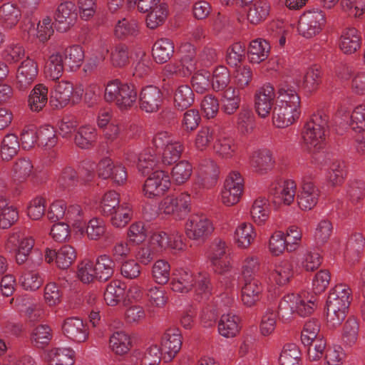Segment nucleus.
Segmentation results:
<instances>
[{
  "label": "nucleus",
  "instance_id": "nucleus-24",
  "mask_svg": "<svg viewBox=\"0 0 365 365\" xmlns=\"http://www.w3.org/2000/svg\"><path fill=\"white\" fill-rule=\"evenodd\" d=\"M361 36L355 28L346 29L340 38L339 46L344 53H353L360 48Z\"/></svg>",
  "mask_w": 365,
  "mask_h": 365
},
{
  "label": "nucleus",
  "instance_id": "nucleus-40",
  "mask_svg": "<svg viewBox=\"0 0 365 365\" xmlns=\"http://www.w3.org/2000/svg\"><path fill=\"white\" fill-rule=\"evenodd\" d=\"M109 344L112 351L118 355L127 354L131 347L129 336L122 331L115 332L110 337Z\"/></svg>",
  "mask_w": 365,
  "mask_h": 365
},
{
  "label": "nucleus",
  "instance_id": "nucleus-62",
  "mask_svg": "<svg viewBox=\"0 0 365 365\" xmlns=\"http://www.w3.org/2000/svg\"><path fill=\"white\" fill-rule=\"evenodd\" d=\"M269 250L274 255H279L287 249V251L292 252L293 250L292 246H288L284 234L282 231H276L271 236L269 242Z\"/></svg>",
  "mask_w": 365,
  "mask_h": 365
},
{
  "label": "nucleus",
  "instance_id": "nucleus-6",
  "mask_svg": "<svg viewBox=\"0 0 365 365\" xmlns=\"http://www.w3.org/2000/svg\"><path fill=\"white\" fill-rule=\"evenodd\" d=\"M300 103L279 101L272 110L273 123L277 128L292 125L300 115Z\"/></svg>",
  "mask_w": 365,
  "mask_h": 365
},
{
  "label": "nucleus",
  "instance_id": "nucleus-25",
  "mask_svg": "<svg viewBox=\"0 0 365 365\" xmlns=\"http://www.w3.org/2000/svg\"><path fill=\"white\" fill-rule=\"evenodd\" d=\"M94 266L96 279L99 282H106L113 275L115 262L108 255H100Z\"/></svg>",
  "mask_w": 365,
  "mask_h": 365
},
{
  "label": "nucleus",
  "instance_id": "nucleus-56",
  "mask_svg": "<svg viewBox=\"0 0 365 365\" xmlns=\"http://www.w3.org/2000/svg\"><path fill=\"white\" fill-rule=\"evenodd\" d=\"M192 172L191 164L185 160L178 163L172 169L171 175L173 180L178 185L185 182L190 179Z\"/></svg>",
  "mask_w": 365,
  "mask_h": 365
},
{
  "label": "nucleus",
  "instance_id": "nucleus-35",
  "mask_svg": "<svg viewBox=\"0 0 365 365\" xmlns=\"http://www.w3.org/2000/svg\"><path fill=\"white\" fill-rule=\"evenodd\" d=\"M322 75L321 68L316 66L308 68L304 76L302 87L307 93L317 91L322 82Z\"/></svg>",
  "mask_w": 365,
  "mask_h": 365
},
{
  "label": "nucleus",
  "instance_id": "nucleus-46",
  "mask_svg": "<svg viewBox=\"0 0 365 365\" xmlns=\"http://www.w3.org/2000/svg\"><path fill=\"white\" fill-rule=\"evenodd\" d=\"M268 199L259 197L252 205L250 213L254 221L258 225L263 224L269 218V210Z\"/></svg>",
  "mask_w": 365,
  "mask_h": 365
},
{
  "label": "nucleus",
  "instance_id": "nucleus-34",
  "mask_svg": "<svg viewBox=\"0 0 365 365\" xmlns=\"http://www.w3.org/2000/svg\"><path fill=\"white\" fill-rule=\"evenodd\" d=\"M180 62L183 68L191 74L196 70L195 48L190 43H182L179 48Z\"/></svg>",
  "mask_w": 365,
  "mask_h": 365
},
{
  "label": "nucleus",
  "instance_id": "nucleus-29",
  "mask_svg": "<svg viewBox=\"0 0 365 365\" xmlns=\"http://www.w3.org/2000/svg\"><path fill=\"white\" fill-rule=\"evenodd\" d=\"M53 337L51 327L46 324H40L33 329L30 334L31 343L38 349L48 346Z\"/></svg>",
  "mask_w": 365,
  "mask_h": 365
},
{
  "label": "nucleus",
  "instance_id": "nucleus-51",
  "mask_svg": "<svg viewBox=\"0 0 365 365\" xmlns=\"http://www.w3.org/2000/svg\"><path fill=\"white\" fill-rule=\"evenodd\" d=\"M292 264L288 260L282 261L272 272L271 277L275 282L282 286L286 284L292 277Z\"/></svg>",
  "mask_w": 365,
  "mask_h": 365
},
{
  "label": "nucleus",
  "instance_id": "nucleus-27",
  "mask_svg": "<svg viewBox=\"0 0 365 365\" xmlns=\"http://www.w3.org/2000/svg\"><path fill=\"white\" fill-rule=\"evenodd\" d=\"M28 103L32 111H41L48 103V88L42 83L36 84L29 96Z\"/></svg>",
  "mask_w": 365,
  "mask_h": 365
},
{
  "label": "nucleus",
  "instance_id": "nucleus-15",
  "mask_svg": "<svg viewBox=\"0 0 365 365\" xmlns=\"http://www.w3.org/2000/svg\"><path fill=\"white\" fill-rule=\"evenodd\" d=\"M73 93V86L70 81L57 82L51 93L49 103L54 109H61L68 104Z\"/></svg>",
  "mask_w": 365,
  "mask_h": 365
},
{
  "label": "nucleus",
  "instance_id": "nucleus-54",
  "mask_svg": "<svg viewBox=\"0 0 365 365\" xmlns=\"http://www.w3.org/2000/svg\"><path fill=\"white\" fill-rule=\"evenodd\" d=\"M359 325L357 319L354 317H350L346 321L343 327L342 339L344 341L352 346L356 343L359 335Z\"/></svg>",
  "mask_w": 365,
  "mask_h": 365
},
{
  "label": "nucleus",
  "instance_id": "nucleus-64",
  "mask_svg": "<svg viewBox=\"0 0 365 365\" xmlns=\"http://www.w3.org/2000/svg\"><path fill=\"white\" fill-rule=\"evenodd\" d=\"M345 168V163L342 160H336L331 163L329 178L332 186L340 185L343 183L346 175Z\"/></svg>",
  "mask_w": 365,
  "mask_h": 365
},
{
  "label": "nucleus",
  "instance_id": "nucleus-32",
  "mask_svg": "<svg viewBox=\"0 0 365 365\" xmlns=\"http://www.w3.org/2000/svg\"><path fill=\"white\" fill-rule=\"evenodd\" d=\"M240 331L239 317L236 315L223 314L218 323L220 335L230 338L235 336Z\"/></svg>",
  "mask_w": 365,
  "mask_h": 365
},
{
  "label": "nucleus",
  "instance_id": "nucleus-33",
  "mask_svg": "<svg viewBox=\"0 0 365 365\" xmlns=\"http://www.w3.org/2000/svg\"><path fill=\"white\" fill-rule=\"evenodd\" d=\"M21 14L20 9L14 4H4L0 6V19L4 26L12 28L19 21Z\"/></svg>",
  "mask_w": 365,
  "mask_h": 365
},
{
  "label": "nucleus",
  "instance_id": "nucleus-12",
  "mask_svg": "<svg viewBox=\"0 0 365 365\" xmlns=\"http://www.w3.org/2000/svg\"><path fill=\"white\" fill-rule=\"evenodd\" d=\"M182 346V335L178 328H170L165 331L161 338V350L164 353L165 362L172 361L180 351Z\"/></svg>",
  "mask_w": 365,
  "mask_h": 365
},
{
  "label": "nucleus",
  "instance_id": "nucleus-36",
  "mask_svg": "<svg viewBox=\"0 0 365 365\" xmlns=\"http://www.w3.org/2000/svg\"><path fill=\"white\" fill-rule=\"evenodd\" d=\"M130 52L125 43H118L111 48L110 62L115 68H123L129 63Z\"/></svg>",
  "mask_w": 365,
  "mask_h": 365
},
{
  "label": "nucleus",
  "instance_id": "nucleus-19",
  "mask_svg": "<svg viewBox=\"0 0 365 365\" xmlns=\"http://www.w3.org/2000/svg\"><path fill=\"white\" fill-rule=\"evenodd\" d=\"M270 48L271 46L267 41L257 38L250 43L246 53L251 63H259L268 58Z\"/></svg>",
  "mask_w": 365,
  "mask_h": 365
},
{
  "label": "nucleus",
  "instance_id": "nucleus-48",
  "mask_svg": "<svg viewBox=\"0 0 365 365\" xmlns=\"http://www.w3.org/2000/svg\"><path fill=\"white\" fill-rule=\"evenodd\" d=\"M245 45L241 42H236L229 46L227 49L226 62L232 66H237L245 58Z\"/></svg>",
  "mask_w": 365,
  "mask_h": 365
},
{
  "label": "nucleus",
  "instance_id": "nucleus-22",
  "mask_svg": "<svg viewBox=\"0 0 365 365\" xmlns=\"http://www.w3.org/2000/svg\"><path fill=\"white\" fill-rule=\"evenodd\" d=\"M174 49L175 46L172 40L166 38L158 39L153 46V57L158 63H166L173 56Z\"/></svg>",
  "mask_w": 365,
  "mask_h": 365
},
{
  "label": "nucleus",
  "instance_id": "nucleus-61",
  "mask_svg": "<svg viewBox=\"0 0 365 365\" xmlns=\"http://www.w3.org/2000/svg\"><path fill=\"white\" fill-rule=\"evenodd\" d=\"M170 266L165 260H158L152 269V274L155 281L159 284H166L170 279Z\"/></svg>",
  "mask_w": 365,
  "mask_h": 365
},
{
  "label": "nucleus",
  "instance_id": "nucleus-42",
  "mask_svg": "<svg viewBox=\"0 0 365 365\" xmlns=\"http://www.w3.org/2000/svg\"><path fill=\"white\" fill-rule=\"evenodd\" d=\"M122 86L121 94L115 106L123 110L130 108L135 103L138 93L133 84L124 83Z\"/></svg>",
  "mask_w": 365,
  "mask_h": 365
},
{
  "label": "nucleus",
  "instance_id": "nucleus-9",
  "mask_svg": "<svg viewBox=\"0 0 365 365\" xmlns=\"http://www.w3.org/2000/svg\"><path fill=\"white\" fill-rule=\"evenodd\" d=\"M55 28L60 32H66L76 24L78 14L76 6L71 1L61 3L55 13Z\"/></svg>",
  "mask_w": 365,
  "mask_h": 365
},
{
  "label": "nucleus",
  "instance_id": "nucleus-30",
  "mask_svg": "<svg viewBox=\"0 0 365 365\" xmlns=\"http://www.w3.org/2000/svg\"><path fill=\"white\" fill-rule=\"evenodd\" d=\"M195 95L188 85H181L176 89L174 95V103L179 110L190 108L194 103Z\"/></svg>",
  "mask_w": 365,
  "mask_h": 365
},
{
  "label": "nucleus",
  "instance_id": "nucleus-50",
  "mask_svg": "<svg viewBox=\"0 0 365 365\" xmlns=\"http://www.w3.org/2000/svg\"><path fill=\"white\" fill-rule=\"evenodd\" d=\"M320 322L317 319L307 321L301 334V341L304 346L312 344L313 340L320 336Z\"/></svg>",
  "mask_w": 365,
  "mask_h": 365
},
{
  "label": "nucleus",
  "instance_id": "nucleus-55",
  "mask_svg": "<svg viewBox=\"0 0 365 365\" xmlns=\"http://www.w3.org/2000/svg\"><path fill=\"white\" fill-rule=\"evenodd\" d=\"M114 34L119 39L135 36L138 34L137 24L134 21H129L125 19L119 20L115 26Z\"/></svg>",
  "mask_w": 365,
  "mask_h": 365
},
{
  "label": "nucleus",
  "instance_id": "nucleus-18",
  "mask_svg": "<svg viewBox=\"0 0 365 365\" xmlns=\"http://www.w3.org/2000/svg\"><path fill=\"white\" fill-rule=\"evenodd\" d=\"M300 80L289 78L278 85L277 94L279 101L301 103L298 93Z\"/></svg>",
  "mask_w": 365,
  "mask_h": 365
},
{
  "label": "nucleus",
  "instance_id": "nucleus-52",
  "mask_svg": "<svg viewBox=\"0 0 365 365\" xmlns=\"http://www.w3.org/2000/svg\"><path fill=\"white\" fill-rule=\"evenodd\" d=\"M76 258L75 249L71 245H66L58 250L56 263L60 269H66L73 264Z\"/></svg>",
  "mask_w": 365,
  "mask_h": 365
},
{
  "label": "nucleus",
  "instance_id": "nucleus-23",
  "mask_svg": "<svg viewBox=\"0 0 365 365\" xmlns=\"http://www.w3.org/2000/svg\"><path fill=\"white\" fill-rule=\"evenodd\" d=\"M250 165L256 173H267L274 165L272 153L266 149L254 152L250 159Z\"/></svg>",
  "mask_w": 365,
  "mask_h": 365
},
{
  "label": "nucleus",
  "instance_id": "nucleus-49",
  "mask_svg": "<svg viewBox=\"0 0 365 365\" xmlns=\"http://www.w3.org/2000/svg\"><path fill=\"white\" fill-rule=\"evenodd\" d=\"M255 233L253 231V227L250 223L241 224L235 230V237L239 247L242 248L247 247L254 240Z\"/></svg>",
  "mask_w": 365,
  "mask_h": 365
},
{
  "label": "nucleus",
  "instance_id": "nucleus-11",
  "mask_svg": "<svg viewBox=\"0 0 365 365\" xmlns=\"http://www.w3.org/2000/svg\"><path fill=\"white\" fill-rule=\"evenodd\" d=\"M150 244L156 252H162L166 249L182 250L185 247L182 236L178 232L171 234L163 231L154 232L150 238Z\"/></svg>",
  "mask_w": 365,
  "mask_h": 365
},
{
  "label": "nucleus",
  "instance_id": "nucleus-44",
  "mask_svg": "<svg viewBox=\"0 0 365 365\" xmlns=\"http://www.w3.org/2000/svg\"><path fill=\"white\" fill-rule=\"evenodd\" d=\"M84 59V51L81 46L74 45L66 48L64 51V63L71 70L78 68Z\"/></svg>",
  "mask_w": 365,
  "mask_h": 365
},
{
  "label": "nucleus",
  "instance_id": "nucleus-2",
  "mask_svg": "<svg viewBox=\"0 0 365 365\" xmlns=\"http://www.w3.org/2000/svg\"><path fill=\"white\" fill-rule=\"evenodd\" d=\"M351 291L345 284L336 285L326 302L327 321L332 327L341 324L346 316L351 299Z\"/></svg>",
  "mask_w": 365,
  "mask_h": 365
},
{
  "label": "nucleus",
  "instance_id": "nucleus-26",
  "mask_svg": "<svg viewBox=\"0 0 365 365\" xmlns=\"http://www.w3.org/2000/svg\"><path fill=\"white\" fill-rule=\"evenodd\" d=\"M269 11L270 5L267 0H256L250 6L247 19L250 24L257 25L267 19Z\"/></svg>",
  "mask_w": 365,
  "mask_h": 365
},
{
  "label": "nucleus",
  "instance_id": "nucleus-7",
  "mask_svg": "<svg viewBox=\"0 0 365 365\" xmlns=\"http://www.w3.org/2000/svg\"><path fill=\"white\" fill-rule=\"evenodd\" d=\"M163 94L161 90L153 85L142 88L139 93L140 109L146 113H155L162 106Z\"/></svg>",
  "mask_w": 365,
  "mask_h": 365
},
{
  "label": "nucleus",
  "instance_id": "nucleus-38",
  "mask_svg": "<svg viewBox=\"0 0 365 365\" xmlns=\"http://www.w3.org/2000/svg\"><path fill=\"white\" fill-rule=\"evenodd\" d=\"M51 365H73L74 351L70 348H54L48 353Z\"/></svg>",
  "mask_w": 365,
  "mask_h": 365
},
{
  "label": "nucleus",
  "instance_id": "nucleus-58",
  "mask_svg": "<svg viewBox=\"0 0 365 365\" xmlns=\"http://www.w3.org/2000/svg\"><path fill=\"white\" fill-rule=\"evenodd\" d=\"M21 286L25 290L36 291L43 284V279L38 272L26 270L19 279Z\"/></svg>",
  "mask_w": 365,
  "mask_h": 365
},
{
  "label": "nucleus",
  "instance_id": "nucleus-47",
  "mask_svg": "<svg viewBox=\"0 0 365 365\" xmlns=\"http://www.w3.org/2000/svg\"><path fill=\"white\" fill-rule=\"evenodd\" d=\"M214 149L222 158H230L235 154L237 145L232 137H220L215 143Z\"/></svg>",
  "mask_w": 365,
  "mask_h": 365
},
{
  "label": "nucleus",
  "instance_id": "nucleus-45",
  "mask_svg": "<svg viewBox=\"0 0 365 365\" xmlns=\"http://www.w3.org/2000/svg\"><path fill=\"white\" fill-rule=\"evenodd\" d=\"M230 83V73L225 66H217L212 72V87L216 92L222 91Z\"/></svg>",
  "mask_w": 365,
  "mask_h": 365
},
{
  "label": "nucleus",
  "instance_id": "nucleus-31",
  "mask_svg": "<svg viewBox=\"0 0 365 365\" xmlns=\"http://www.w3.org/2000/svg\"><path fill=\"white\" fill-rule=\"evenodd\" d=\"M147 12L148 13L146 17L147 26L150 29H155L165 21L168 15V6L167 4L162 3Z\"/></svg>",
  "mask_w": 365,
  "mask_h": 365
},
{
  "label": "nucleus",
  "instance_id": "nucleus-20",
  "mask_svg": "<svg viewBox=\"0 0 365 365\" xmlns=\"http://www.w3.org/2000/svg\"><path fill=\"white\" fill-rule=\"evenodd\" d=\"M97 139V130L92 126L84 125L76 130L74 143L79 148L88 150L96 146Z\"/></svg>",
  "mask_w": 365,
  "mask_h": 365
},
{
  "label": "nucleus",
  "instance_id": "nucleus-28",
  "mask_svg": "<svg viewBox=\"0 0 365 365\" xmlns=\"http://www.w3.org/2000/svg\"><path fill=\"white\" fill-rule=\"evenodd\" d=\"M125 284L120 280H112L104 292V299L109 306H115L121 302L125 294Z\"/></svg>",
  "mask_w": 365,
  "mask_h": 365
},
{
  "label": "nucleus",
  "instance_id": "nucleus-17",
  "mask_svg": "<svg viewBox=\"0 0 365 365\" xmlns=\"http://www.w3.org/2000/svg\"><path fill=\"white\" fill-rule=\"evenodd\" d=\"M220 169L212 160H205L200 165L197 182L205 188L214 187L217 182Z\"/></svg>",
  "mask_w": 365,
  "mask_h": 365
},
{
  "label": "nucleus",
  "instance_id": "nucleus-5",
  "mask_svg": "<svg viewBox=\"0 0 365 365\" xmlns=\"http://www.w3.org/2000/svg\"><path fill=\"white\" fill-rule=\"evenodd\" d=\"M325 23V14L322 11H308L300 16L297 29L299 34L309 38L318 34Z\"/></svg>",
  "mask_w": 365,
  "mask_h": 365
},
{
  "label": "nucleus",
  "instance_id": "nucleus-10",
  "mask_svg": "<svg viewBox=\"0 0 365 365\" xmlns=\"http://www.w3.org/2000/svg\"><path fill=\"white\" fill-rule=\"evenodd\" d=\"M213 230L212 223L203 215H192L186 223V234L190 239H205Z\"/></svg>",
  "mask_w": 365,
  "mask_h": 365
},
{
  "label": "nucleus",
  "instance_id": "nucleus-53",
  "mask_svg": "<svg viewBox=\"0 0 365 365\" xmlns=\"http://www.w3.org/2000/svg\"><path fill=\"white\" fill-rule=\"evenodd\" d=\"M64 61L59 53L52 54L45 66V72L53 79H58L63 71Z\"/></svg>",
  "mask_w": 365,
  "mask_h": 365
},
{
  "label": "nucleus",
  "instance_id": "nucleus-39",
  "mask_svg": "<svg viewBox=\"0 0 365 365\" xmlns=\"http://www.w3.org/2000/svg\"><path fill=\"white\" fill-rule=\"evenodd\" d=\"M302 353L295 344H287L284 346L279 361L280 365H300Z\"/></svg>",
  "mask_w": 365,
  "mask_h": 365
},
{
  "label": "nucleus",
  "instance_id": "nucleus-63",
  "mask_svg": "<svg viewBox=\"0 0 365 365\" xmlns=\"http://www.w3.org/2000/svg\"><path fill=\"white\" fill-rule=\"evenodd\" d=\"M182 145L179 142H175L164 148L162 162L164 165H170L175 163L180 158L182 152Z\"/></svg>",
  "mask_w": 365,
  "mask_h": 365
},
{
  "label": "nucleus",
  "instance_id": "nucleus-60",
  "mask_svg": "<svg viewBox=\"0 0 365 365\" xmlns=\"http://www.w3.org/2000/svg\"><path fill=\"white\" fill-rule=\"evenodd\" d=\"M66 219L72 226L76 229V232L81 235L84 233L85 222L83 221L82 209L78 205H73L68 207L66 213Z\"/></svg>",
  "mask_w": 365,
  "mask_h": 365
},
{
  "label": "nucleus",
  "instance_id": "nucleus-37",
  "mask_svg": "<svg viewBox=\"0 0 365 365\" xmlns=\"http://www.w3.org/2000/svg\"><path fill=\"white\" fill-rule=\"evenodd\" d=\"M20 144L18 136L15 134H7L3 139L1 145V156L3 160H11L19 150Z\"/></svg>",
  "mask_w": 365,
  "mask_h": 365
},
{
  "label": "nucleus",
  "instance_id": "nucleus-13",
  "mask_svg": "<svg viewBox=\"0 0 365 365\" xmlns=\"http://www.w3.org/2000/svg\"><path fill=\"white\" fill-rule=\"evenodd\" d=\"M274 98V88L270 83L264 85L256 91L255 107L261 118H266L270 113Z\"/></svg>",
  "mask_w": 365,
  "mask_h": 365
},
{
  "label": "nucleus",
  "instance_id": "nucleus-4",
  "mask_svg": "<svg viewBox=\"0 0 365 365\" xmlns=\"http://www.w3.org/2000/svg\"><path fill=\"white\" fill-rule=\"evenodd\" d=\"M190 196L185 192L170 195L160 204V209L167 215H172L175 219L185 218L190 211Z\"/></svg>",
  "mask_w": 365,
  "mask_h": 365
},
{
  "label": "nucleus",
  "instance_id": "nucleus-43",
  "mask_svg": "<svg viewBox=\"0 0 365 365\" xmlns=\"http://www.w3.org/2000/svg\"><path fill=\"white\" fill-rule=\"evenodd\" d=\"M299 294H289L284 296L278 306V315H281L284 320H290L292 316L297 313Z\"/></svg>",
  "mask_w": 365,
  "mask_h": 365
},
{
  "label": "nucleus",
  "instance_id": "nucleus-3",
  "mask_svg": "<svg viewBox=\"0 0 365 365\" xmlns=\"http://www.w3.org/2000/svg\"><path fill=\"white\" fill-rule=\"evenodd\" d=\"M329 116L324 111L314 113L304 126L302 135L304 148L315 154L324 148L326 130L328 128Z\"/></svg>",
  "mask_w": 365,
  "mask_h": 365
},
{
  "label": "nucleus",
  "instance_id": "nucleus-59",
  "mask_svg": "<svg viewBox=\"0 0 365 365\" xmlns=\"http://www.w3.org/2000/svg\"><path fill=\"white\" fill-rule=\"evenodd\" d=\"M120 205V195L114 190L105 193L101 200V207L103 215L110 216L113 215L115 208Z\"/></svg>",
  "mask_w": 365,
  "mask_h": 365
},
{
  "label": "nucleus",
  "instance_id": "nucleus-1",
  "mask_svg": "<svg viewBox=\"0 0 365 365\" xmlns=\"http://www.w3.org/2000/svg\"><path fill=\"white\" fill-rule=\"evenodd\" d=\"M156 163L155 156L150 152L140 153L138 157V170L143 175H149L143 187L144 195L149 198L163 195L170 186V177L165 171L158 170L150 173Z\"/></svg>",
  "mask_w": 365,
  "mask_h": 365
},
{
  "label": "nucleus",
  "instance_id": "nucleus-14",
  "mask_svg": "<svg viewBox=\"0 0 365 365\" xmlns=\"http://www.w3.org/2000/svg\"><path fill=\"white\" fill-rule=\"evenodd\" d=\"M63 334L69 339L77 342H84L88 337L87 324L78 317L66 318L62 324Z\"/></svg>",
  "mask_w": 365,
  "mask_h": 365
},
{
  "label": "nucleus",
  "instance_id": "nucleus-41",
  "mask_svg": "<svg viewBox=\"0 0 365 365\" xmlns=\"http://www.w3.org/2000/svg\"><path fill=\"white\" fill-rule=\"evenodd\" d=\"M38 145L46 148H53L58 142V136L54 127L43 125L37 128Z\"/></svg>",
  "mask_w": 365,
  "mask_h": 365
},
{
  "label": "nucleus",
  "instance_id": "nucleus-16",
  "mask_svg": "<svg viewBox=\"0 0 365 365\" xmlns=\"http://www.w3.org/2000/svg\"><path fill=\"white\" fill-rule=\"evenodd\" d=\"M38 73V69L36 61L29 58L23 61L17 71V88L22 91L26 89L34 81Z\"/></svg>",
  "mask_w": 365,
  "mask_h": 365
},
{
  "label": "nucleus",
  "instance_id": "nucleus-21",
  "mask_svg": "<svg viewBox=\"0 0 365 365\" xmlns=\"http://www.w3.org/2000/svg\"><path fill=\"white\" fill-rule=\"evenodd\" d=\"M263 291L261 283L257 279L245 282L241 290V298L247 307L254 306L259 301Z\"/></svg>",
  "mask_w": 365,
  "mask_h": 365
},
{
  "label": "nucleus",
  "instance_id": "nucleus-57",
  "mask_svg": "<svg viewBox=\"0 0 365 365\" xmlns=\"http://www.w3.org/2000/svg\"><path fill=\"white\" fill-rule=\"evenodd\" d=\"M113 215L111 216V223L113 226L120 228L125 227L131 220L133 212L127 205H119L115 208Z\"/></svg>",
  "mask_w": 365,
  "mask_h": 365
},
{
  "label": "nucleus",
  "instance_id": "nucleus-8",
  "mask_svg": "<svg viewBox=\"0 0 365 365\" xmlns=\"http://www.w3.org/2000/svg\"><path fill=\"white\" fill-rule=\"evenodd\" d=\"M295 183L291 180L272 182L269 187V197L274 204L289 205L294 199Z\"/></svg>",
  "mask_w": 365,
  "mask_h": 365
}]
</instances>
